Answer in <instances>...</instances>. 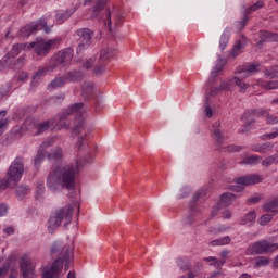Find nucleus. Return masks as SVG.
I'll use <instances>...</instances> for the list:
<instances>
[{"label": "nucleus", "instance_id": "53", "mask_svg": "<svg viewBox=\"0 0 278 278\" xmlns=\"http://www.w3.org/2000/svg\"><path fill=\"white\" fill-rule=\"evenodd\" d=\"M37 25L42 24L43 26L41 27V29H43L45 34H51V27L47 26V20L41 18L39 21L36 22Z\"/></svg>", "mask_w": 278, "mask_h": 278}, {"label": "nucleus", "instance_id": "13", "mask_svg": "<svg viewBox=\"0 0 278 278\" xmlns=\"http://www.w3.org/2000/svg\"><path fill=\"white\" fill-rule=\"evenodd\" d=\"M257 68H260V64L255 63H245L243 66H239L236 71V75L238 74H245V77H251L253 73H257Z\"/></svg>", "mask_w": 278, "mask_h": 278}, {"label": "nucleus", "instance_id": "6", "mask_svg": "<svg viewBox=\"0 0 278 278\" xmlns=\"http://www.w3.org/2000/svg\"><path fill=\"white\" fill-rule=\"evenodd\" d=\"M61 39H37L34 42H30L28 46V49H35L36 55H39L40 58H45L49 55V51H51L52 47H55V45H60Z\"/></svg>", "mask_w": 278, "mask_h": 278}, {"label": "nucleus", "instance_id": "41", "mask_svg": "<svg viewBox=\"0 0 278 278\" xmlns=\"http://www.w3.org/2000/svg\"><path fill=\"white\" fill-rule=\"evenodd\" d=\"M277 73H278V65H275L269 70L265 71V77H268L269 79H277Z\"/></svg>", "mask_w": 278, "mask_h": 278}, {"label": "nucleus", "instance_id": "50", "mask_svg": "<svg viewBox=\"0 0 278 278\" xmlns=\"http://www.w3.org/2000/svg\"><path fill=\"white\" fill-rule=\"evenodd\" d=\"M103 63L104 62H102L93 67L94 75H103V73H105V64H103Z\"/></svg>", "mask_w": 278, "mask_h": 278}, {"label": "nucleus", "instance_id": "11", "mask_svg": "<svg viewBox=\"0 0 278 278\" xmlns=\"http://www.w3.org/2000/svg\"><path fill=\"white\" fill-rule=\"evenodd\" d=\"M86 112H88V108H86L83 102H78L72 104L65 111L61 112L59 114V119L66 121L72 114H76V116H84Z\"/></svg>", "mask_w": 278, "mask_h": 278}, {"label": "nucleus", "instance_id": "63", "mask_svg": "<svg viewBox=\"0 0 278 278\" xmlns=\"http://www.w3.org/2000/svg\"><path fill=\"white\" fill-rule=\"evenodd\" d=\"M185 225H192L194 223V215L190 214L184 219Z\"/></svg>", "mask_w": 278, "mask_h": 278}, {"label": "nucleus", "instance_id": "60", "mask_svg": "<svg viewBox=\"0 0 278 278\" xmlns=\"http://www.w3.org/2000/svg\"><path fill=\"white\" fill-rule=\"evenodd\" d=\"M8 186H10V184L8 182V180L5 179H0V193L4 192V190H8Z\"/></svg>", "mask_w": 278, "mask_h": 278}, {"label": "nucleus", "instance_id": "17", "mask_svg": "<svg viewBox=\"0 0 278 278\" xmlns=\"http://www.w3.org/2000/svg\"><path fill=\"white\" fill-rule=\"evenodd\" d=\"M267 114H268V110L252 109L243 113V115L241 116V121H249L251 116H266Z\"/></svg>", "mask_w": 278, "mask_h": 278}, {"label": "nucleus", "instance_id": "9", "mask_svg": "<svg viewBox=\"0 0 278 278\" xmlns=\"http://www.w3.org/2000/svg\"><path fill=\"white\" fill-rule=\"evenodd\" d=\"M52 60L53 64H50V71H55L60 64H62V66H68L73 60V48H65L56 52Z\"/></svg>", "mask_w": 278, "mask_h": 278}, {"label": "nucleus", "instance_id": "8", "mask_svg": "<svg viewBox=\"0 0 278 278\" xmlns=\"http://www.w3.org/2000/svg\"><path fill=\"white\" fill-rule=\"evenodd\" d=\"M262 181H264V178H262V176H260L258 174L241 176L235 178V182L238 186H230V190H233V192H242V190H244V186H253L255 184H262Z\"/></svg>", "mask_w": 278, "mask_h": 278}, {"label": "nucleus", "instance_id": "27", "mask_svg": "<svg viewBox=\"0 0 278 278\" xmlns=\"http://www.w3.org/2000/svg\"><path fill=\"white\" fill-rule=\"evenodd\" d=\"M66 84V79L64 77H58L53 79L48 86L49 90H55L58 88H62Z\"/></svg>", "mask_w": 278, "mask_h": 278}, {"label": "nucleus", "instance_id": "7", "mask_svg": "<svg viewBox=\"0 0 278 278\" xmlns=\"http://www.w3.org/2000/svg\"><path fill=\"white\" fill-rule=\"evenodd\" d=\"M76 36H78L76 53H84V51L90 49V46L92 45V38H94V31L92 29L78 28L76 30Z\"/></svg>", "mask_w": 278, "mask_h": 278}, {"label": "nucleus", "instance_id": "24", "mask_svg": "<svg viewBox=\"0 0 278 278\" xmlns=\"http://www.w3.org/2000/svg\"><path fill=\"white\" fill-rule=\"evenodd\" d=\"M84 129H86V119L79 118L78 123L72 129V136H79V134L84 132Z\"/></svg>", "mask_w": 278, "mask_h": 278}, {"label": "nucleus", "instance_id": "58", "mask_svg": "<svg viewBox=\"0 0 278 278\" xmlns=\"http://www.w3.org/2000/svg\"><path fill=\"white\" fill-rule=\"evenodd\" d=\"M267 117V125H277L278 123V117L275 115H270L267 113V115H265Z\"/></svg>", "mask_w": 278, "mask_h": 278}, {"label": "nucleus", "instance_id": "32", "mask_svg": "<svg viewBox=\"0 0 278 278\" xmlns=\"http://www.w3.org/2000/svg\"><path fill=\"white\" fill-rule=\"evenodd\" d=\"M23 50H25V43H16L8 54L12 58V60H14V58H16V55H18V53H21Z\"/></svg>", "mask_w": 278, "mask_h": 278}, {"label": "nucleus", "instance_id": "2", "mask_svg": "<svg viewBox=\"0 0 278 278\" xmlns=\"http://www.w3.org/2000/svg\"><path fill=\"white\" fill-rule=\"evenodd\" d=\"M71 247L63 245L60 242H54L51 248V254H59L60 257L54 260L51 266H45L41 269V278H60V274L64 268V262L71 260Z\"/></svg>", "mask_w": 278, "mask_h": 278}, {"label": "nucleus", "instance_id": "12", "mask_svg": "<svg viewBox=\"0 0 278 278\" xmlns=\"http://www.w3.org/2000/svg\"><path fill=\"white\" fill-rule=\"evenodd\" d=\"M43 24H37L36 22H33L24 27H22L18 31L20 36L22 38H29L31 34H36V31L42 30Z\"/></svg>", "mask_w": 278, "mask_h": 278}, {"label": "nucleus", "instance_id": "52", "mask_svg": "<svg viewBox=\"0 0 278 278\" xmlns=\"http://www.w3.org/2000/svg\"><path fill=\"white\" fill-rule=\"evenodd\" d=\"M247 121L243 124V128L240 130V134H247L251 130V125H253V123H255V121H249V119H243Z\"/></svg>", "mask_w": 278, "mask_h": 278}, {"label": "nucleus", "instance_id": "39", "mask_svg": "<svg viewBox=\"0 0 278 278\" xmlns=\"http://www.w3.org/2000/svg\"><path fill=\"white\" fill-rule=\"evenodd\" d=\"M51 125H53V121L48 119L41 124L38 125V129H37V134H45V131H47V129H49V127H51Z\"/></svg>", "mask_w": 278, "mask_h": 278}, {"label": "nucleus", "instance_id": "40", "mask_svg": "<svg viewBox=\"0 0 278 278\" xmlns=\"http://www.w3.org/2000/svg\"><path fill=\"white\" fill-rule=\"evenodd\" d=\"M261 162H262V156H257V155L248 156L243 160V163L248 165H255V164H260Z\"/></svg>", "mask_w": 278, "mask_h": 278}, {"label": "nucleus", "instance_id": "36", "mask_svg": "<svg viewBox=\"0 0 278 278\" xmlns=\"http://www.w3.org/2000/svg\"><path fill=\"white\" fill-rule=\"evenodd\" d=\"M51 65L48 67H43L35 73L33 76L34 81H40L41 77H45L46 73H51Z\"/></svg>", "mask_w": 278, "mask_h": 278}, {"label": "nucleus", "instance_id": "15", "mask_svg": "<svg viewBox=\"0 0 278 278\" xmlns=\"http://www.w3.org/2000/svg\"><path fill=\"white\" fill-rule=\"evenodd\" d=\"M117 53H118V50H116L112 47L103 48L100 51L99 60H100V62H108L109 60H112V58H114V55Z\"/></svg>", "mask_w": 278, "mask_h": 278}, {"label": "nucleus", "instance_id": "31", "mask_svg": "<svg viewBox=\"0 0 278 278\" xmlns=\"http://www.w3.org/2000/svg\"><path fill=\"white\" fill-rule=\"evenodd\" d=\"M233 201H236V194L233 193L226 192L223 193L220 197V202L226 206L229 205L230 203H233Z\"/></svg>", "mask_w": 278, "mask_h": 278}, {"label": "nucleus", "instance_id": "49", "mask_svg": "<svg viewBox=\"0 0 278 278\" xmlns=\"http://www.w3.org/2000/svg\"><path fill=\"white\" fill-rule=\"evenodd\" d=\"M178 267L186 273L190 270V262L180 258L178 260Z\"/></svg>", "mask_w": 278, "mask_h": 278}, {"label": "nucleus", "instance_id": "46", "mask_svg": "<svg viewBox=\"0 0 278 278\" xmlns=\"http://www.w3.org/2000/svg\"><path fill=\"white\" fill-rule=\"evenodd\" d=\"M204 105H205V113L207 118H212L214 116V113L212 112V108L210 106V96L206 94L205 100H204Z\"/></svg>", "mask_w": 278, "mask_h": 278}, {"label": "nucleus", "instance_id": "23", "mask_svg": "<svg viewBox=\"0 0 278 278\" xmlns=\"http://www.w3.org/2000/svg\"><path fill=\"white\" fill-rule=\"evenodd\" d=\"M255 218H257L255 211H250L241 218L240 225H248V227H251V225L255 223Z\"/></svg>", "mask_w": 278, "mask_h": 278}, {"label": "nucleus", "instance_id": "44", "mask_svg": "<svg viewBox=\"0 0 278 278\" xmlns=\"http://www.w3.org/2000/svg\"><path fill=\"white\" fill-rule=\"evenodd\" d=\"M42 160H45V151L38 150L34 162L36 168H38L40 164H42Z\"/></svg>", "mask_w": 278, "mask_h": 278}, {"label": "nucleus", "instance_id": "35", "mask_svg": "<svg viewBox=\"0 0 278 278\" xmlns=\"http://www.w3.org/2000/svg\"><path fill=\"white\" fill-rule=\"evenodd\" d=\"M227 45H229V31L225 30L219 39V47L222 51H225V49H227Z\"/></svg>", "mask_w": 278, "mask_h": 278}, {"label": "nucleus", "instance_id": "14", "mask_svg": "<svg viewBox=\"0 0 278 278\" xmlns=\"http://www.w3.org/2000/svg\"><path fill=\"white\" fill-rule=\"evenodd\" d=\"M81 90V97L85 99V101H88L94 92V83L85 81L80 86Z\"/></svg>", "mask_w": 278, "mask_h": 278}, {"label": "nucleus", "instance_id": "19", "mask_svg": "<svg viewBox=\"0 0 278 278\" xmlns=\"http://www.w3.org/2000/svg\"><path fill=\"white\" fill-rule=\"evenodd\" d=\"M260 42H278V34L266 30L260 31Z\"/></svg>", "mask_w": 278, "mask_h": 278}, {"label": "nucleus", "instance_id": "51", "mask_svg": "<svg viewBox=\"0 0 278 278\" xmlns=\"http://www.w3.org/2000/svg\"><path fill=\"white\" fill-rule=\"evenodd\" d=\"M105 3H108V0H97L96 4L93 5L94 12H101V10L105 8Z\"/></svg>", "mask_w": 278, "mask_h": 278}, {"label": "nucleus", "instance_id": "18", "mask_svg": "<svg viewBox=\"0 0 278 278\" xmlns=\"http://www.w3.org/2000/svg\"><path fill=\"white\" fill-rule=\"evenodd\" d=\"M225 64H226L225 60L219 59L217 65L211 72V77L208 79V84H214L216 81V77L220 75V72L225 67Z\"/></svg>", "mask_w": 278, "mask_h": 278}, {"label": "nucleus", "instance_id": "26", "mask_svg": "<svg viewBox=\"0 0 278 278\" xmlns=\"http://www.w3.org/2000/svg\"><path fill=\"white\" fill-rule=\"evenodd\" d=\"M205 194H207L205 190H199L194 193L192 201L189 205V210H191V212H194V207H197V201H199V199H202V197H205Z\"/></svg>", "mask_w": 278, "mask_h": 278}, {"label": "nucleus", "instance_id": "22", "mask_svg": "<svg viewBox=\"0 0 278 278\" xmlns=\"http://www.w3.org/2000/svg\"><path fill=\"white\" fill-rule=\"evenodd\" d=\"M75 12H77V8H72L70 10H65L56 13L58 23H64V21H68V18L73 16Z\"/></svg>", "mask_w": 278, "mask_h": 278}, {"label": "nucleus", "instance_id": "21", "mask_svg": "<svg viewBox=\"0 0 278 278\" xmlns=\"http://www.w3.org/2000/svg\"><path fill=\"white\" fill-rule=\"evenodd\" d=\"M218 127H220V122H215L213 124V136L218 147H223V143H224L223 140H225V137H223V131H220Z\"/></svg>", "mask_w": 278, "mask_h": 278}, {"label": "nucleus", "instance_id": "64", "mask_svg": "<svg viewBox=\"0 0 278 278\" xmlns=\"http://www.w3.org/2000/svg\"><path fill=\"white\" fill-rule=\"evenodd\" d=\"M91 66H94V60L89 59L84 63V68L90 70Z\"/></svg>", "mask_w": 278, "mask_h": 278}, {"label": "nucleus", "instance_id": "10", "mask_svg": "<svg viewBox=\"0 0 278 278\" xmlns=\"http://www.w3.org/2000/svg\"><path fill=\"white\" fill-rule=\"evenodd\" d=\"M20 273L24 278L36 277V265H34V261L28 255H24L20 260Z\"/></svg>", "mask_w": 278, "mask_h": 278}, {"label": "nucleus", "instance_id": "61", "mask_svg": "<svg viewBox=\"0 0 278 278\" xmlns=\"http://www.w3.org/2000/svg\"><path fill=\"white\" fill-rule=\"evenodd\" d=\"M218 92H223V89H220V86L212 87L208 94H210V97H216V94H218Z\"/></svg>", "mask_w": 278, "mask_h": 278}, {"label": "nucleus", "instance_id": "30", "mask_svg": "<svg viewBox=\"0 0 278 278\" xmlns=\"http://www.w3.org/2000/svg\"><path fill=\"white\" fill-rule=\"evenodd\" d=\"M29 194V186L20 185L16 187V197L20 199H25Z\"/></svg>", "mask_w": 278, "mask_h": 278}, {"label": "nucleus", "instance_id": "4", "mask_svg": "<svg viewBox=\"0 0 278 278\" xmlns=\"http://www.w3.org/2000/svg\"><path fill=\"white\" fill-rule=\"evenodd\" d=\"M278 250V243H270L267 240L256 241L248 247L245 253L248 255H266L275 253Z\"/></svg>", "mask_w": 278, "mask_h": 278}, {"label": "nucleus", "instance_id": "37", "mask_svg": "<svg viewBox=\"0 0 278 278\" xmlns=\"http://www.w3.org/2000/svg\"><path fill=\"white\" fill-rule=\"evenodd\" d=\"M10 90H12L11 83H8L0 88V101H3V99L10 94Z\"/></svg>", "mask_w": 278, "mask_h": 278}, {"label": "nucleus", "instance_id": "43", "mask_svg": "<svg viewBox=\"0 0 278 278\" xmlns=\"http://www.w3.org/2000/svg\"><path fill=\"white\" fill-rule=\"evenodd\" d=\"M244 47H247L244 45V41L242 42V41L238 40L232 48L231 55H233V58H236V55H238L240 53V49H244Z\"/></svg>", "mask_w": 278, "mask_h": 278}, {"label": "nucleus", "instance_id": "1", "mask_svg": "<svg viewBox=\"0 0 278 278\" xmlns=\"http://www.w3.org/2000/svg\"><path fill=\"white\" fill-rule=\"evenodd\" d=\"M81 161H75L67 165L58 166L52 170L47 178V187L50 192H62V190H68V198L75 199L77 192L75 188L77 186V175L81 168Z\"/></svg>", "mask_w": 278, "mask_h": 278}, {"label": "nucleus", "instance_id": "56", "mask_svg": "<svg viewBox=\"0 0 278 278\" xmlns=\"http://www.w3.org/2000/svg\"><path fill=\"white\" fill-rule=\"evenodd\" d=\"M265 88H266V90H277V88H278V80L268 81L265 85Z\"/></svg>", "mask_w": 278, "mask_h": 278}, {"label": "nucleus", "instance_id": "28", "mask_svg": "<svg viewBox=\"0 0 278 278\" xmlns=\"http://www.w3.org/2000/svg\"><path fill=\"white\" fill-rule=\"evenodd\" d=\"M247 74L245 73H241V76H235L233 80H235V85L238 86L239 88H241V90H247V88H249V85H247V83H244L242 79H247Z\"/></svg>", "mask_w": 278, "mask_h": 278}, {"label": "nucleus", "instance_id": "59", "mask_svg": "<svg viewBox=\"0 0 278 278\" xmlns=\"http://www.w3.org/2000/svg\"><path fill=\"white\" fill-rule=\"evenodd\" d=\"M277 136H278V128H276L275 131L271 134L264 135L262 137V140H268V138L269 140H273V138H277Z\"/></svg>", "mask_w": 278, "mask_h": 278}, {"label": "nucleus", "instance_id": "45", "mask_svg": "<svg viewBox=\"0 0 278 278\" xmlns=\"http://www.w3.org/2000/svg\"><path fill=\"white\" fill-rule=\"evenodd\" d=\"M62 148H56L53 152L48 154V160H61Z\"/></svg>", "mask_w": 278, "mask_h": 278}, {"label": "nucleus", "instance_id": "57", "mask_svg": "<svg viewBox=\"0 0 278 278\" xmlns=\"http://www.w3.org/2000/svg\"><path fill=\"white\" fill-rule=\"evenodd\" d=\"M190 197V188L188 187H184L181 190H180V194L178 197V199H186Z\"/></svg>", "mask_w": 278, "mask_h": 278}, {"label": "nucleus", "instance_id": "47", "mask_svg": "<svg viewBox=\"0 0 278 278\" xmlns=\"http://www.w3.org/2000/svg\"><path fill=\"white\" fill-rule=\"evenodd\" d=\"M273 220V214H264L262 217L258 219V224L264 227V225H268Z\"/></svg>", "mask_w": 278, "mask_h": 278}, {"label": "nucleus", "instance_id": "34", "mask_svg": "<svg viewBox=\"0 0 278 278\" xmlns=\"http://www.w3.org/2000/svg\"><path fill=\"white\" fill-rule=\"evenodd\" d=\"M275 163L278 164V154L267 156L265 160L262 161V166H265V168H268L269 166H273V164Z\"/></svg>", "mask_w": 278, "mask_h": 278}, {"label": "nucleus", "instance_id": "48", "mask_svg": "<svg viewBox=\"0 0 278 278\" xmlns=\"http://www.w3.org/2000/svg\"><path fill=\"white\" fill-rule=\"evenodd\" d=\"M247 23H249V16L245 14L242 21L237 22L236 28L238 31H242L244 27H247Z\"/></svg>", "mask_w": 278, "mask_h": 278}, {"label": "nucleus", "instance_id": "25", "mask_svg": "<svg viewBox=\"0 0 278 278\" xmlns=\"http://www.w3.org/2000/svg\"><path fill=\"white\" fill-rule=\"evenodd\" d=\"M264 212H273V214H277L278 212V198L271 200L264 204L263 206Z\"/></svg>", "mask_w": 278, "mask_h": 278}, {"label": "nucleus", "instance_id": "38", "mask_svg": "<svg viewBox=\"0 0 278 278\" xmlns=\"http://www.w3.org/2000/svg\"><path fill=\"white\" fill-rule=\"evenodd\" d=\"M12 62H14V59L7 53L0 61V68H9V66H12Z\"/></svg>", "mask_w": 278, "mask_h": 278}, {"label": "nucleus", "instance_id": "55", "mask_svg": "<svg viewBox=\"0 0 278 278\" xmlns=\"http://www.w3.org/2000/svg\"><path fill=\"white\" fill-rule=\"evenodd\" d=\"M219 88H220L222 92H229V90H231V80L230 81H223L219 85Z\"/></svg>", "mask_w": 278, "mask_h": 278}, {"label": "nucleus", "instance_id": "5", "mask_svg": "<svg viewBox=\"0 0 278 278\" xmlns=\"http://www.w3.org/2000/svg\"><path fill=\"white\" fill-rule=\"evenodd\" d=\"M23 173H25V159L23 156H17L8 169V184H10V181L18 184L21 177H23Z\"/></svg>", "mask_w": 278, "mask_h": 278}, {"label": "nucleus", "instance_id": "3", "mask_svg": "<svg viewBox=\"0 0 278 278\" xmlns=\"http://www.w3.org/2000/svg\"><path fill=\"white\" fill-rule=\"evenodd\" d=\"M73 205L68 204L62 208H59L55 211L53 215L50 216V219L48 222V229L50 233H53L60 225H62V222L65 220L64 227L67 225H71V220H73Z\"/></svg>", "mask_w": 278, "mask_h": 278}, {"label": "nucleus", "instance_id": "16", "mask_svg": "<svg viewBox=\"0 0 278 278\" xmlns=\"http://www.w3.org/2000/svg\"><path fill=\"white\" fill-rule=\"evenodd\" d=\"M66 75L68 81H72V84H79V81H84V79H86V74L78 70L67 72Z\"/></svg>", "mask_w": 278, "mask_h": 278}, {"label": "nucleus", "instance_id": "33", "mask_svg": "<svg viewBox=\"0 0 278 278\" xmlns=\"http://www.w3.org/2000/svg\"><path fill=\"white\" fill-rule=\"evenodd\" d=\"M262 8H264V1L258 0L245 10V14L249 16V14H253V12H257V10H262Z\"/></svg>", "mask_w": 278, "mask_h": 278}, {"label": "nucleus", "instance_id": "20", "mask_svg": "<svg viewBox=\"0 0 278 278\" xmlns=\"http://www.w3.org/2000/svg\"><path fill=\"white\" fill-rule=\"evenodd\" d=\"M274 147L275 146L271 142H266L263 144H253L251 150L255 151V153H270L273 152Z\"/></svg>", "mask_w": 278, "mask_h": 278}, {"label": "nucleus", "instance_id": "54", "mask_svg": "<svg viewBox=\"0 0 278 278\" xmlns=\"http://www.w3.org/2000/svg\"><path fill=\"white\" fill-rule=\"evenodd\" d=\"M242 146H236V144H230L227 147L228 153H240L242 151Z\"/></svg>", "mask_w": 278, "mask_h": 278}, {"label": "nucleus", "instance_id": "42", "mask_svg": "<svg viewBox=\"0 0 278 278\" xmlns=\"http://www.w3.org/2000/svg\"><path fill=\"white\" fill-rule=\"evenodd\" d=\"M255 264L257 268L262 266H268V264H270V260L268 258V256H258L256 257Z\"/></svg>", "mask_w": 278, "mask_h": 278}, {"label": "nucleus", "instance_id": "62", "mask_svg": "<svg viewBox=\"0 0 278 278\" xmlns=\"http://www.w3.org/2000/svg\"><path fill=\"white\" fill-rule=\"evenodd\" d=\"M258 201H262V198H260V197H251V198L248 199V203H250L251 205L257 204Z\"/></svg>", "mask_w": 278, "mask_h": 278}, {"label": "nucleus", "instance_id": "29", "mask_svg": "<svg viewBox=\"0 0 278 278\" xmlns=\"http://www.w3.org/2000/svg\"><path fill=\"white\" fill-rule=\"evenodd\" d=\"M231 242V237L226 236L220 239H215L210 242L211 247H225V244H229Z\"/></svg>", "mask_w": 278, "mask_h": 278}]
</instances>
